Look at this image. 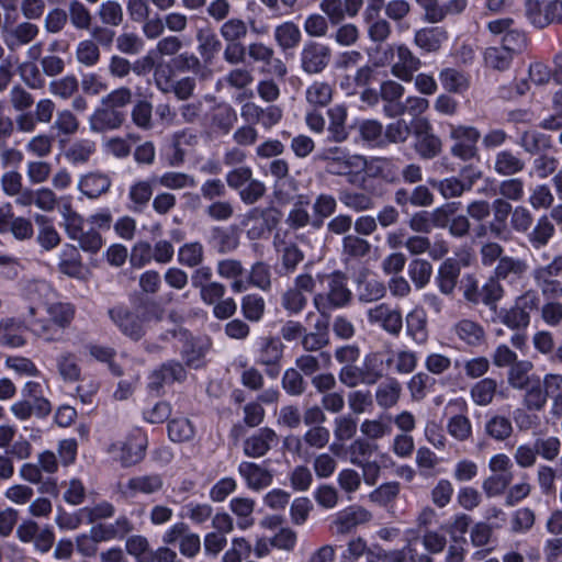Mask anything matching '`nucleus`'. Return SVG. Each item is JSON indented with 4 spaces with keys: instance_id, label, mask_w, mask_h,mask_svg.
<instances>
[{
    "instance_id": "9",
    "label": "nucleus",
    "mask_w": 562,
    "mask_h": 562,
    "mask_svg": "<svg viewBox=\"0 0 562 562\" xmlns=\"http://www.w3.org/2000/svg\"><path fill=\"white\" fill-rule=\"evenodd\" d=\"M367 317L371 325H376L392 337H398L403 330L402 312L386 303L369 308Z\"/></svg>"
},
{
    "instance_id": "41",
    "label": "nucleus",
    "mask_w": 562,
    "mask_h": 562,
    "mask_svg": "<svg viewBox=\"0 0 562 562\" xmlns=\"http://www.w3.org/2000/svg\"><path fill=\"white\" fill-rule=\"evenodd\" d=\"M307 103L314 108L328 105L333 99V88L325 81H313L305 91Z\"/></svg>"
},
{
    "instance_id": "25",
    "label": "nucleus",
    "mask_w": 562,
    "mask_h": 562,
    "mask_svg": "<svg viewBox=\"0 0 562 562\" xmlns=\"http://www.w3.org/2000/svg\"><path fill=\"white\" fill-rule=\"evenodd\" d=\"M38 33L40 29L36 24L30 21H24L16 24L3 41L10 50H14L33 42L37 37Z\"/></svg>"
},
{
    "instance_id": "13",
    "label": "nucleus",
    "mask_w": 562,
    "mask_h": 562,
    "mask_svg": "<svg viewBox=\"0 0 562 562\" xmlns=\"http://www.w3.org/2000/svg\"><path fill=\"white\" fill-rule=\"evenodd\" d=\"M277 432L268 427L260 428L243 442V451L248 458H261L278 445Z\"/></svg>"
},
{
    "instance_id": "19",
    "label": "nucleus",
    "mask_w": 562,
    "mask_h": 562,
    "mask_svg": "<svg viewBox=\"0 0 562 562\" xmlns=\"http://www.w3.org/2000/svg\"><path fill=\"white\" fill-rule=\"evenodd\" d=\"M238 473L245 480L247 487L257 492L268 487L273 480L270 470L249 461L239 463Z\"/></svg>"
},
{
    "instance_id": "20",
    "label": "nucleus",
    "mask_w": 562,
    "mask_h": 562,
    "mask_svg": "<svg viewBox=\"0 0 562 562\" xmlns=\"http://www.w3.org/2000/svg\"><path fill=\"white\" fill-rule=\"evenodd\" d=\"M111 186L112 180L106 173L93 171L82 175L77 188L88 199L94 200L109 192Z\"/></svg>"
},
{
    "instance_id": "32",
    "label": "nucleus",
    "mask_w": 562,
    "mask_h": 562,
    "mask_svg": "<svg viewBox=\"0 0 562 562\" xmlns=\"http://www.w3.org/2000/svg\"><path fill=\"white\" fill-rule=\"evenodd\" d=\"M198 52L204 63L211 64L222 48L217 35L211 30L201 29L196 32Z\"/></svg>"
},
{
    "instance_id": "51",
    "label": "nucleus",
    "mask_w": 562,
    "mask_h": 562,
    "mask_svg": "<svg viewBox=\"0 0 562 562\" xmlns=\"http://www.w3.org/2000/svg\"><path fill=\"white\" fill-rule=\"evenodd\" d=\"M390 422V416H386L385 419L382 416L375 419H364L360 425V431L368 439L379 440L392 432Z\"/></svg>"
},
{
    "instance_id": "11",
    "label": "nucleus",
    "mask_w": 562,
    "mask_h": 562,
    "mask_svg": "<svg viewBox=\"0 0 562 562\" xmlns=\"http://www.w3.org/2000/svg\"><path fill=\"white\" fill-rule=\"evenodd\" d=\"M169 337L176 338L182 342L181 355L189 367L199 368L202 366L206 352V348L202 344L194 340L187 330L182 329L177 324L173 328L168 329L166 334L161 335L162 339H169Z\"/></svg>"
},
{
    "instance_id": "47",
    "label": "nucleus",
    "mask_w": 562,
    "mask_h": 562,
    "mask_svg": "<svg viewBox=\"0 0 562 562\" xmlns=\"http://www.w3.org/2000/svg\"><path fill=\"white\" fill-rule=\"evenodd\" d=\"M554 235V226L548 216L538 218L535 227L528 234V241L535 249L546 246Z\"/></svg>"
},
{
    "instance_id": "8",
    "label": "nucleus",
    "mask_w": 562,
    "mask_h": 562,
    "mask_svg": "<svg viewBox=\"0 0 562 562\" xmlns=\"http://www.w3.org/2000/svg\"><path fill=\"white\" fill-rule=\"evenodd\" d=\"M331 49L319 42H306L300 52L301 69L307 75H318L329 65Z\"/></svg>"
},
{
    "instance_id": "38",
    "label": "nucleus",
    "mask_w": 562,
    "mask_h": 562,
    "mask_svg": "<svg viewBox=\"0 0 562 562\" xmlns=\"http://www.w3.org/2000/svg\"><path fill=\"white\" fill-rule=\"evenodd\" d=\"M460 276V267L457 261L447 259L439 267L438 276L436 278L438 288L441 293L451 294L457 285Z\"/></svg>"
},
{
    "instance_id": "36",
    "label": "nucleus",
    "mask_w": 562,
    "mask_h": 562,
    "mask_svg": "<svg viewBox=\"0 0 562 562\" xmlns=\"http://www.w3.org/2000/svg\"><path fill=\"white\" fill-rule=\"evenodd\" d=\"M232 513L238 518L237 526L241 530L250 528L255 524L252 513L255 501L249 497H234L229 502Z\"/></svg>"
},
{
    "instance_id": "50",
    "label": "nucleus",
    "mask_w": 562,
    "mask_h": 562,
    "mask_svg": "<svg viewBox=\"0 0 562 562\" xmlns=\"http://www.w3.org/2000/svg\"><path fill=\"white\" fill-rule=\"evenodd\" d=\"M76 60L85 67H94L101 58L99 46L93 40L80 41L76 46Z\"/></svg>"
},
{
    "instance_id": "56",
    "label": "nucleus",
    "mask_w": 562,
    "mask_h": 562,
    "mask_svg": "<svg viewBox=\"0 0 562 562\" xmlns=\"http://www.w3.org/2000/svg\"><path fill=\"white\" fill-rule=\"evenodd\" d=\"M53 128L59 135L72 136L79 131L80 122L70 109H63L57 111Z\"/></svg>"
},
{
    "instance_id": "43",
    "label": "nucleus",
    "mask_w": 562,
    "mask_h": 562,
    "mask_svg": "<svg viewBox=\"0 0 562 562\" xmlns=\"http://www.w3.org/2000/svg\"><path fill=\"white\" fill-rule=\"evenodd\" d=\"M484 430L492 439L496 441H504L512 436L514 428L508 417L503 415H493L486 420Z\"/></svg>"
},
{
    "instance_id": "10",
    "label": "nucleus",
    "mask_w": 562,
    "mask_h": 562,
    "mask_svg": "<svg viewBox=\"0 0 562 562\" xmlns=\"http://www.w3.org/2000/svg\"><path fill=\"white\" fill-rule=\"evenodd\" d=\"M420 67L422 60L405 44H393L391 74L395 78L411 82Z\"/></svg>"
},
{
    "instance_id": "64",
    "label": "nucleus",
    "mask_w": 562,
    "mask_h": 562,
    "mask_svg": "<svg viewBox=\"0 0 562 562\" xmlns=\"http://www.w3.org/2000/svg\"><path fill=\"white\" fill-rule=\"evenodd\" d=\"M126 552L134 557L137 562H151L149 541L140 535L131 536L125 542Z\"/></svg>"
},
{
    "instance_id": "31",
    "label": "nucleus",
    "mask_w": 562,
    "mask_h": 562,
    "mask_svg": "<svg viewBox=\"0 0 562 562\" xmlns=\"http://www.w3.org/2000/svg\"><path fill=\"white\" fill-rule=\"evenodd\" d=\"M402 395V385L394 379H387L375 390V401L379 407L389 409L397 405Z\"/></svg>"
},
{
    "instance_id": "3",
    "label": "nucleus",
    "mask_w": 562,
    "mask_h": 562,
    "mask_svg": "<svg viewBox=\"0 0 562 562\" xmlns=\"http://www.w3.org/2000/svg\"><path fill=\"white\" fill-rule=\"evenodd\" d=\"M317 159L327 162V170L331 175L348 176L363 171L367 166L366 157L349 154L346 148L330 146L323 148L317 154Z\"/></svg>"
},
{
    "instance_id": "23",
    "label": "nucleus",
    "mask_w": 562,
    "mask_h": 562,
    "mask_svg": "<svg viewBox=\"0 0 562 562\" xmlns=\"http://www.w3.org/2000/svg\"><path fill=\"white\" fill-rule=\"evenodd\" d=\"M417 362V353L413 350H390L385 358V368L393 373L409 374L416 369Z\"/></svg>"
},
{
    "instance_id": "37",
    "label": "nucleus",
    "mask_w": 562,
    "mask_h": 562,
    "mask_svg": "<svg viewBox=\"0 0 562 562\" xmlns=\"http://www.w3.org/2000/svg\"><path fill=\"white\" fill-rule=\"evenodd\" d=\"M525 168V161L510 150H501L495 155L494 171L501 176L510 177Z\"/></svg>"
},
{
    "instance_id": "34",
    "label": "nucleus",
    "mask_w": 562,
    "mask_h": 562,
    "mask_svg": "<svg viewBox=\"0 0 562 562\" xmlns=\"http://www.w3.org/2000/svg\"><path fill=\"white\" fill-rule=\"evenodd\" d=\"M314 331L305 330L301 340L302 347L306 351H318L328 345V319H318L314 326Z\"/></svg>"
},
{
    "instance_id": "44",
    "label": "nucleus",
    "mask_w": 562,
    "mask_h": 562,
    "mask_svg": "<svg viewBox=\"0 0 562 562\" xmlns=\"http://www.w3.org/2000/svg\"><path fill=\"white\" fill-rule=\"evenodd\" d=\"M63 218V227L71 240H74L83 231L85 218L71 206L65 203L59 210Z\"/></svg>"
},
{
    "instance_id": "63",
    "label": "nucleus",
    "mask_w": 562,
    "mask_h": 562,
    "mask_svg": "<svg viewBox=\"0 0 562 562\" xmlns=\"http://www.w3.org/2000/svg\"><path fill=\"white\" fill-rule=\"evenodd\" d=\"M98 16L102 24L109 26H119L124 20L122 5L113 0L102 2L98 10Z\"/></svg>"
},
{
    "instance_id": "17",
    "label": "nucleus",
    "mask_w": 562,
    "mask_h": 562,
    "mask_svg": "<svg viewBox=\"0 0 562 562\" xmlns=\"http://www.w3.org/2000/svg\"><path fill=\"white\" fill-rule=\"evenodd\" d=\"M124 121L122 111L101 105L89 116L88 123L92 133H105L120 128Z\"/></svg>"
},
{
    "instance_id": "30",
    "label": "nucleus",
    "mask_w": 562,
    "mask_h": 562,
    "mask_svg": "<svg viewBox=\"0 0 562 562\" xmlns=\"http://www.w3.org/2000/svg\"><path fill=\"white\" fill-rule=\"evenodd\" d=\"M273 38L280 49L289 50L300 44L302 33L294 22L285 21L274 27Z\"/></svg>"
},
{
    "instance_id": "27",
    "label": "nucleus",
    "mask_w": 562,
    "mask_h": 562,
    "mask_svg": "<svg viewBox=\"0 0 562 562\" xmlns=\"http://www.w3.org/2000/svg\"><path fill=\"white\" fill-rule=\"evenodd\" d=\"M329 119L328 139L335 143L345 142L349 133L346 127L347 109L344 105H335L327 111Z\"/></svg>"
},
{
    "instance_id": "48",
    "label": "nucleus",
    "mask_w": 562,
    "mask_h": 562,
    "mask_svg": "<svg viewBox=\"0 0 562 562\" xmlns=\"http://www.w3.org/2000/svg\"><path fill=\"white\" fill-rule=\"evenodd\" d=\"M204 260V247L200 241L183 244L178 249V262L188 268H195Z\"/></svg>"
},
{
    "instance_id": "7",
    "label": "nucleus",
    "mask_w": 562,
    "mask_h": 562,
    "mask_svg": "<svg viewBox=\"0 0 562 562\" xmlns=\"http://www.w3.org/2000/svg\"><path fill=\"white\" fill-rule=\"evenodd\" d=\"M449 136L453 140L450 148V153L453 157L468 161L477 155L476 144L481 134L475 127L451 124Z\"/></svg>"
},
{
    "instance_id": "55",
    "label": "nucleus",
    "mask_w": 562,
    "mask_h": 562,
    "mask_svg": "<svg viewBox=\"0 0 562 562\" xmlns=\"http://www.w3.org/2000/svg\"><path fill=\"white\" fill-rule=\"evenodd\" d=\"M519 145L528 154L535 155L551 148V139L540 132L528 131L520 136Z\"/></svg>"
},
{
    "instance_id": "18",
    "label": "nucleus",
    "mask_w": 562,
    "mask_h": 562,
    "mask_svg": "<svg viewBox=\"0 0 562 562\" xmlns=\"http://www.w3.org/2000/svg\"><path fill=\"white\" fill-rule=\"evenodd\" d=\"M165 486L164 476L159 473L135 475L125 484L124 493L130 497L138 494L153 495L161 492Z\"/></svg>"
},
{
    "instance_id": "42",
    "label": "nucleus",
    "mask_w": 562,
    "mask_h": 562,
    "mask_svg": "<svg viewBox=\"0 0 562 562\" xmlns=\"http://www.w3.org/2000/svg\"><path fill=\"white\" fill-rule=\"evenodd\" d=\"M439 80L443 89L451 93H463L470 86L468 76L454 68H443L439 72Z\"/></svg>"
},
{
    "instance_id": "15",
    "label": "nucleus",
    "mask_w": 562,
    "mask_h": 562,
    "mask_svg": "<svg viewBox=\"0 0 562 562\" xmlns=\"http://www.w3.org/2000/svg\"><path fill=\"white\" fill-rule=\"evenodd\" d=\"M0 187L7 196L14 198L16 205L30 206L32 189L23 186V178L19 171L9 170L3 172L0 178Z\"/></svg>"
},
{
    "instance_id": "35",
    "label": "nucleus",
    "mask_w": 562,
    "mask_h": 562,
    "mask_svg": "<svg viewBox=\"0 0 562 562\" xmlns=\"http://www.w3.org/2000/svg\"><path fill=\"white\" fill-rule=\"evenodd\" d=\"M447 38V33L439 27H425L415 33L414 43L420 49L431 53L437 52L442 42Z\"/></svg>"
},
{
    "instance_id": "26",
    "label": "nucleus",
    "mask_w": 562,
    "mask_h": 562,
    "mask_svg": "<svg viewBox=\"0 0 562 562\" xmlns=\"http://www.w3.org/2000/svg\"><path fill=\"white\" fill-rule=\"evenodd\" d=\"M529 270L525 259L505 255L494 267V274L498 280L521 279Z\"/></svg>"
},
{
    "instance_id": "24",
    "label": "nucleus",
    "mask_w": 562,
    "mask_h": 562,
    "mask_svg": "<svg viewBox=\"0 0 562 562\" xmlns=\"http://www.w3.org/2000/svg\"><path fill=\"white\" fill-rule=\"evenodd\" d=\"M156 179L138 180L131 184L128 189V209L135 213L143 212L154 193Z\"/></svg>"
},
{
    "instance_id": "52",
    "label": "nucleus",
    "mask_w": 562,
    "mask_h": 562,
    "mask_svg": "<svg viewBox=\"0 0 562 562\" xmlns=\"http://www.w3.org/2000/svg\"><path fill=\"white\" fill-rule=\"evenodd\" d=\"M371 245L358 235H346L342 239V256L346 260L360 259L370 252Z\"/></svg>"
},
{
    "instance_id": "5",
    "label": "nucleus",
    "mask_w": 562,
    "mask_h": 562,
    "mask_svg": "<svg viewBox=\"0 0 562 562\" xmlns=\"http://www.w3.org/2000/svg\"><path fill=\"white\" fill-rule=\"evenodd\" d=\"M111 321L119 327L123 335L133 340H139L144 334V322L150 319L161 321V313L154 310L151 313L138 315L127 307L114 306L109 310Z\"/></svg>"
},
{
    "instance_id": "16",
    "label": "nucleus",
    "mask_w": 562,
    "mask_h": 562,
    "mask_svg": "<svg viewBox=\"0 0 562 562\" xmlns=\"http://www.w3.org/2000/svg\"><path fill=\"white\" fill-rule=\"evenodd\" d=\"M371 518V513L366 508L350 506L336 515L330 529L336 535H346L357 526L368 522Z\"/></svg>"
},
{
    "instance_id": "28",
    "label": "nucleus",
    "mask_w": 562,
    "mask_h": 562,
    "mask_svg": "<svg viewBox=\"0 0 562 562\" xmlns=\"http://www.w3.org/2000/svg\"><path fill=\"white\" fill-rule=\"evenodd\" d=\"M406 333L416 345H425L428 340L427 316L420 308L411 311L406 317Z\"/></svg>"
},
{
    "instance_id": "33",
    "label": "nucleus",
    "mask_w": 562,
    "mask_h": 562,
    "mask_svg": "<svg viewBox=\"0 0 562 562\" xmlns=\"http://www.w3.org/2000/svg\"><path fill=\"white\" fill-rule=\"evenodd\" d=\"M453 331L460 340L469 346H479L485 339L483 327L471 319H461L456 323Z\"/></svg>"
},
{
    "instance_id": "12",
    "label": "nucleus",
    "mask_w": 562,
    "mask_h": 562,
    "mask_svg": "<svg viewBox=\"0 0 562 562\" xmlns=\"http://www.w3.org/2000/svg\"><path fill=\"white\" fill-rule=\"evenodd\" d=\"M247 55L252 63L270 67V72L283 79L288 74L285 64L276 57L274 48L263 42H251L247 45Z\"/></svg>"
},
{
    "instance_id": "57",
    "label": "nucleus",
    "mask_w": 562,
    "mask_h": 562,
    "mask_svg": "<svg viewBox=\"0 0 562 562\" xmlns=\"http://www.w3.org/2000/svg\"><path fill=\"white\" fill-rule=\"evenodd\" d=\"M447 431L457 441H467L472 437L471 420L463 414L453 415L448 419Z\"/></svg>"
},
{
    "instance_id": "6",
    "label": "nucleus",
    "mask_w": 562,
    "mask_h": 562,
    "mask_svg": "<svg viewBox=\"0 0 562 562\" xmlns=\"http://www.w3.org/2000/svg\"><path fill=\"white\" fill-rule=\"evenodd\" d=\"M532 278L544 296L560 297L562 290V256H554L549 263L537 266L532 270Z\"/></svg>"
},
{
    "instance_id": "29",
    "label": "nucleus",
    "mask_w": 562,
    "mask_h": 562,
    "mask_svg": "<svg viewBox=\"0 0 562 562\" xmlns=\"http://www.w3.org/2000/svg\"><path fill=\"white\" fill-rule=\"evenodd\" d=\"M274 248L280 255L282 268L286 273L293 272L297 265L304 259L303 251L294 243L285 241L276 236Z\"/></svg>"
},
{
    "instance_id": "21",
    "label": "nucleus",
    "mask_w": 562,
    "mask_h": 562,
    "mask_svg": "<svg viewBox=\"0 0 562 562\" xmlns=\"http://www.w3.org/2000/svg\"><path fill=\"white\" fill-rule=\"evenodd\" d=\"M186 378V370L181 363L170 361L164 363L158 370L149 375L148 389L159 393L165 384L173 381H182Z\"/></svg>"
},
{
    "instance_id": "40",
    "label": "nucleus",
    "mask_w": 562,
    "mask_h": 562,
    "mask_svg": "<svg viewBox=\"0 0 562 562\" xmlns=\"http://www.w3.org/2000/svg\"><path fill=\"white\" fill-rule=\"evenodd\" d=\"M97 145L91 139H78L74 142L65 153L66 159L72 165L87 164L95 153Z\"/></svg>"
},
{
    "instance_id": "46",
    "label": "nucleus",
    "mask_w": 562,
    "mask_h": 562,
    "mask_svg": "<svg viewBox=\"0 0 562 562\" xmlns=\"http://www.w3.org/2000/svg\"><path fill=\"white\" fill-rule=\"evenodd\" d=\"M483 58L486 67L497 71H505L509 69L514 56L502 46H491L484 50Z\"/></svg>"
},
{
    "instance_id": "53",
    "label": "nucleus",
    "mask_w": 562,
    "mask_h": 562,
    "mask_svg": "<svg viewBox=\"0 0 562 562\" xmlns=\"http://www.w3.org/2000/svg\"><path fill=\"white\" fill-rule=\"evenodd\" d=\"M283 345L274 337H266L261 340L258 361L265 366H273L282 358Z\"/></svg>"
},
{
    "instance_id": "58",
    "label": "nucleus",
    "mask_w": 562,
    "mask_h": 562,
    "mask_svg": "<svg viewBox=\"0 0 562 562\" xmlns=\"http://www.w3.org/2000/svg\"><path fill=\"white\" fill-rule=\"evenodd\" d=\"M78 86L77 78L74 75H67L52 80L48 85V91L56 98L68 100L77 93Z\"/></svg>"
},
{
    "instance_id": "4",
    "label": "nucleus",
    "mask_w": 562,
    "mask_h": 562,
    "mask_svg": "<svg viewBox=\"0 0 562 562\" xmlns=\"http://www.w3.org/2000/svg\"><path fill=\"white\" fill-rule=\"evenodd\" d=\"M146 446L147 439L142 434H133L112 441L105 451L113 461L123 468H130L144 459Z\"/></svg>"
},
{
    "instance_id": "61",
    "label": "nucleus",
    "mask_w": 562,
    "mask_h": 562,
    "mask_svg": "<svg viewBox=\"0 0 562 562\" xmlns=\"http://www.w3.org/2000/svg\"><path fill=\"white\" fill-rule=\"evenodd\" d=\"M280 304L289 314L297 315L306 307L307 296L290 286L281 294Z\"/></svg>"
},
{
    "instance_id": "62",
    "label": "nucleus",
    "mask_w": 562,
    "mask_h": 562,
    "mask_svg": "<svg viewBox=\"0 0 562 562\" xmlns=\"http://www.w3.org/2000/svg\"><path fill=\"white\" fill-rule=\"evenodd\" d=\"M497 383L491 378L482 379L471 389V397L473 402L480 406L488 405L495 395Z\"/></svg>"
},
{
    "instance_id": "45",
    "label": "nucleus",
    "mask_w": 562,
    "mask_h": 562,
    "mask_svg": "<svg viewBox=\"0 0 562 562\" xmlns=\"http://www.w3.org/2000/svg\"><path fill=\"white\" fill-rule=\"evenodd\" d=\"M339 201L349 210L355 212H364L372 210L374 201L371 195L364 192L353 190H342L339 192Z\"/></svg>"
},
{
    "instance_id": "1",
    "label": "nucleus",
    "mask_w": 562,
    "mask_h": 562,
    "mask_svg": "<svg viewBox=\"0 0 562 562\" xmlns=\"http://www.w3.org/2000/svg\"><path fill=\"white\" fill-rule=\"evenodd\" d=\"M23 292L30 301V305L23 314V321L35 336L46 341H55L58 333L44 319L36 317L38 308L48 303L47 299L52 292L49 284L45 281L29 280L24 283Z\"/></svg>"
},
{
    "instance_id": "54",
    "label": "nucleus",
    "mask_w": 562,
    "mask_h": 562,
    "mask_svg": "<svg viewBox=\"0 0 562 562\" xmlns=\"http://www.w3.org/2000/svg\"><path fill=\"white\" fill-rule=\"evenodd\" d=\"M362 369L367 376V385H372L383 378L386 369L385 359L380 352H370L363 359Z\"/></svg>"
},
{
    "instance_id": "60",
    "label": "nucleus",
    "mask_w": 562,
    "mask_h": 562,
    "mask_svg": "<svg viewBox=\"0 0 562 562\" xmlns=\"http://www.w3.org/2000/svg\"><path fill=\"white\" fill-rule=\"evenodd\" d=\"M58 373L66 382H76L80 378V367L75 355L64 352L56 359Z\"/></svg>"
},
{
    "instance_id": "2",
    "label": "nucleus",
    "mask_w": 562,
    "mask_h": 562,
    "mask_svg": "<svg viewBox=\"0 0 562 562\" xmlns=\"http://www.w3.org/2000/svg\"><path fill=\"white\" fill-rule=\"evenodd\" d=\"M319 282H326L325 291L317 292L313 296V306L322 318L328 319L331 311L347 306L352 293L347 285L344 273L336 271L329 274H317Z\"/></svg>"
},
{
    "instance_id": "39",
    "label": "nucleus",
    "mask_w": 562,
    "mask_h": 562,
    "mask_svg": "<svg viewBox=\"0 0 562 562\" xmlns=\"http://www.w3.org/2000/svg\"><path fill=\"white\" fill-rule=\"evenodd\" d=\"M532 370V363L527 360H521L514 363L508 371V384L516 390L527 389L537 376L529 375Z\"/></svg>"
},
{
    "instance_id": "22",
    "label": "nucleus",
    "mask_w": 562,
    "mask_h": 562,
    "mask_svg": "<svg viewBox=\"0 0 562 562\" xmlns=\"http://www.w3.org/2000/svg\"><path fill=\"white\" fill-rule=\"evenodd\" d=\"M44 307L49 317L48 321L44 322L49 324L58 333L56 340H59L63 330L67 328L74 319L75 307L66 302H52L47 303Z\"/></svg>"
},
{
    "instance_id": "59",
    "label": "nucleus",
    "mask_w": 562,
    "mask_h": 562,
    "mask_svg": "<svg viewBox=\"0 0 562 562\" xmlns=\"http://www.w3.org/2000/svg\"><path fill=\"white\" fill-rule=\"evenodd\" d=\"M59 270L69 276L77 277L81 272L80 256L77 248L72 245H66L60 254Z\"/></svg>"
},
{
    "instance_id": "14",
    "label": "nucleus",
    "mask_w": 562,
    "mask_h": 562,
    "mask_svg": "<svg viewBox=\"0 0 562 562\" xmlns=\"http://www.w3.org/2000/svg\"><path fill=\"white\" fill-rule=\"evenodd\" d=\"M415 150L424 159H431L441 150L440 138L431 132L425 119L419 120L415 126Z\"/></svg>"
},
{
    "instance_id": "49",
    "label": "nucleus",
    "mask_w": 562,
    "mask_h": 562,
    "mask_svg": "<svg viewBox=\"0 0 562 562\" xmlns=\"http://www.w3.org/2000/svg\"><path fill=\"white\" fill-rule=\"evenodd\" d=\"M247 34V23L240 18L227 19L220 26V35L225 43L243 42Z\"/></svg>"
}]
</instances>
